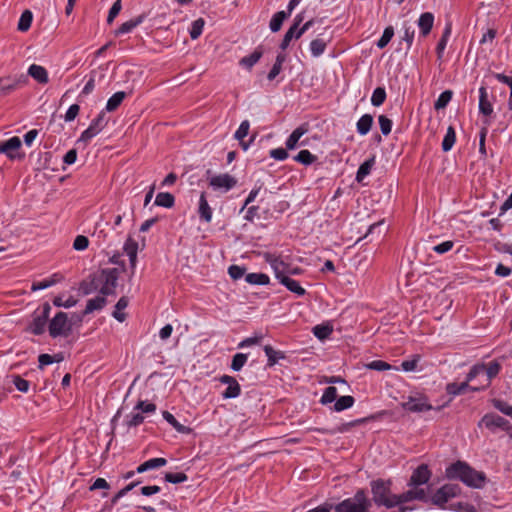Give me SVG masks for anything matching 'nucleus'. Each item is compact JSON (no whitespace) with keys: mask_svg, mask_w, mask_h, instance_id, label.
I'll return each mask as SVG.
<instances>
[{"mask_svg":"<svg viewBox=\"0 0 512 512\" xmlns=\"http://www.w3.org/2000/svg\"><path fill=\"white\" fill-rule=\"evenodd\" d=\"M205 21L202 18H198L192 22L191 29L189 31L191 39H197L203 31Z\"/></svg>","mask_w":512,"mask_h":512,"instance_id":"603ef678","label":"nucleus"},{"mask_svg":"<svg viewBox=\"0 0 512 512\" xmlns=\"http://www.w3.org/2000/svg\"><path fill=\"white\" fill-rule=\"evenodd\" d=\"M279 282L282 285H284L289 291L297 294L298 296H303L306 293L305 289L301 287L299 282L290 278L289 276H283L282 278H280Z\"/></svg>","mask_w":512,"mask_h":512,"instance_id":"bb28decb","label":"nucleus"},{"mask_svg":"<svg viewBox=\"0 0 512 512\" xmlns=\"http://www.w3.org/2000/svg\"><path fill=\"white\" fill-rule=\"evenodd\" d=\"M250 123L248 120H244L241 122L237 131L235 132V138L239 141H242L249 133Z\"/></svg>","mask_w":512,"mask_h":512,"instance_id":"bf43d9fd","label":"nucleus"},{"mask_svg":"<svg viewBox=\"0 0 512 512\" xmlns=\"http://www.w3.org/2000/svg\"><path fill=\"white\" fill-rule=\"evenodd\" d=\"M309 131L308 123H303L299 127H297L287 138L286 140V148L288 150H293L297 147L299 139Z\"/></svg>","mask_w":512,"mask_h":512,"instance_id":"f3484780","label":"nucleus"},{"mask_svg":"<svg viewBox=\"0 0 512 512\" xmlns=\"http://www.w3.org/2000/svg\"><path fill=\"white\" fill-rule=\"evenodd\" d=\"M188 477L185 473L179 472V473H166L165 474V481L172 483V484H178L187 481Z\"/></svg>","mask_w":512,"mask_h":512,"instance_id":"13d9d810","label":"nucleus"},{"mask_svg":"<svg viewBox=\"0 0 512 512\" xmlns=\"http://www.w3.org/2000/svg\"><path fill=\"white\" fill-rule=\"evenodd\" d=\"M198 213L201 220L205 221L206 223L211 222L212 209L208 204L205 192H202L200 195Z\"/></svg>","mask_w":512,"mask_h":512,"instance_id":"4be33fe9","label":"nucleus"},{"mask_svg":"<svg viewBox=\"0 0 512 512\" xmlns=\"http://www.w3.org/2000/svg\"><path fill=\"white\" fill-rule=\"evenodd\" d=\"M108 124V118L106 117V112L102 110L98 116L91 122L89 127L84 130L78 139V142L87 143L93 137L98 135Z\"/></svg>","mask_w":512,"mask_h":512,"instance_id":"6e6552de","label":"nucleus"},{"mask_svg":"<svg viewBox=\"0 0 512 512\" xmlns=\"http://www.w3.org/2000/svg\"><path fill=\"white\" fill-rule=\"evenodd\" d=\"M450 509L459 511V512H476V509L473 505H471L469 503H463V502H458L457 504H452L450 506Z\"/></svg>","mask_w":512,"mask_h":512,"instance_id":"774afa93","label":"nucleus"},{"mask_svg":"<svg viewBox=\"0 0 512 512\" xmlns=\"http://www.w3.org/2000/svg\"><path fill=\"white\" fill-rule=\"evenodd\" d=\"M124 251L129 257L132 270H134L137 262L138 243L129 237L124 244Z\"/></svg>","mask_w":512,"mask_h":512,"instance_id":"5701e85b","label":"nucleus"},{"mask_svg":"<svg viewBox=\"0 0 512 512\" xmlns=\"http://www.w3.org/2000/svg\"><path fill=\"white\" fill-rule=\"evenodd\" d=\"M121 8H122L121 0H116L113 3V5L110 8L109 13H108L107 22L109 24H111L113 22V20L116 18V16L121 11Z\"/></svg>","mask_w":512,"mask_h":512,"instance_id":"0e129e2a","label":"nucleus"},{"mask_svg":"<svg viewBox=\"0 0 512 512\" xmlns=\"http://www.w3.org/2000/svg\"><path fill=\"white\" fill-rule=\"evenodd\" d=\"M263 55L261 47L256 48L250 55L240 59L239 65L251 70V68L260 60Z\"/></svg>","mask_w":512,"mask_h":512,"instance_id":"393cba45","label":"nucleus"},{"mask_svg":"<svg viewBox=\"0 0 512 512\" xmlns=\"http://www.w3.org/2000/svg\"><path fill=\"white\" fill-rule=\"evenodd\" d=\"M237 184L236 178L228 173L215 175L210 178L209 185L214 190H224L225 192L231 190Z\"/></svg>","mask_w":512,"mask_h":512,"instance_id":"f8f14e48","label":"nucleus"},{"mask_svg":"<svg viewBox=\"0 0 512 512\" xmlns=\"http://www.w3.org/2000/svg\"><path fill=\"white\" fill-rule=\"evenodd\" d=\"M366 367L370 370H375V371H386V370L393 369L392 365H390L389 363L382 361V360H374V361L366 364ZM394 369L398 370L397 367H394Z\"/></svg>","mask_w":512,"mask_h":512,"instance_id":"5fc2aeb1","label":"nucleus"},{"mask_svg":"<svg viewBox=\"0 0 512 512\" xmlns=\"http://www.w3.org/2000/svg\"><path fill=\"white\" fill-rule=\"evenodd\" d=\"M433 23H434V15L432 13L425 12L420 15L419 20H418V26H419L421 34L423 36H427L430 33V31L433 27Z\"/></svg>","mask_w":512,"mask_h":512,"instance_id":"b1692460","label":"nucleus"},{"mask_svg":"<svg viewBox=\"0 0 512 512\" xmlns=\"http://www.w3.org/2000/svg\"><path fill=\"white\" fill-rule=\"evenodd\" d=\"M289 16V13H286L285 11H279L275 13L269 24L271 31L278 32L281 29L283 21Z\"/></svg>","mask_w":512,"mask_h":512,"instance_id":"58836bf2","label":"nucleus"},{"mask_svg":"<svg viewBox=\"0 0 512 512\" xmlns=\"http://www.w3.org/2000/svg\"><path fill=\"white\" fill-rule=\"evenodd\" d=\"M470 381L466 379L463 383H449L446 386V391L449 395L457 396L465 393L467 389H470L471 391H480L481 388L479 386H469Z\"/></svg>","mask_w":512,"mask_h":512,"instance_id":"a211bd4d","label":"nucleus"},{"mask_svg":"<svg viewBox=\"0 0 512 512\" xmlns=\"http://www.w3.org/2000/svg\"><path fill=\"white\" fill-rule=\"evenodd\" d=\"M287 150H288L287 148L286 149H284V148L272 149V150H270L269 155L271 158H273L275 160L283 161V160L287 159L289 156Z\"/></svg>","mask_w":512,"mask_h":512,"instance_id":"338daca9","label":"nucleus"},{"mask_svg":"<svg viewBox=\"0 0 512 512\" xmlns=\"http://www.w3.org/2000/svg\"><path fill=\"white\" fill-rule=\"evenodd\" d=\"M163 418L179 433L188 434L191 432V428L179 423L176 418L168 411H163Z\"/></svg>","mask_w":512,"mask_h":512,"instance_id":"473e14b6","label":"nucleus"},{"mask_svg":"<svg viewBox=\"0 0 512 512\" xmlns=\"http://www.w3.org/2000/svg\"><path fill=\"white\" fill-rule=\"evenodd\" d=\"M327 47V41L323 38H316L310 43V50L314 57L322 55Z\"/></svg>","mask_w":512,"mask_h":512,"instance_id":"ea45409f","label":"nucleus"},{"mask_svg":"<svg viewBox=\"0 0 512 512\" xmlns=\"http://www.w3.org/2000/svg\"><path fill=\"white\" fill-rule=\"evenodd\" d=\"M445 476L449 480H459L468 487L481 489L485 486L486 475L477 471L464 461H456L445 470Z\"/></svg>","mask_w":512,"mask_h":512,"instance_id":"f03ea898","label":"nucleus"},{"mask_svg":"<svg viewBox=\"0 0 512 512\" xmlns=\"http://www.w3.org/2000/svg\"><path fill=\"white\" fill-rule=\"evenodd\" d=\"M119 278L117 268H105L91 274L80 284V290L84 295L99 291L102 295H114Z\"/></svg>","mask_w":512,"mask_h":512,"instance_id":"f257e3e1","label":"nucleus"},{"mask_svg":"<svg viewBox=\"0 0 512 512\" xmlns=\"http://www.w3.org/2000/svg\"><path fill=\"white\" fill-rule=\"evenodd\" d=\"M248 359V356L244 353H237L233 356L232 362H231V369L233 371H240L243 366L246 364Z\"/></svg>","mask_w":512,"mask_h":512,"instance_id":"8fccbe9b","label":"nucleus"},{"mask_svg":"<svg viewBox=\"0 0 512 512\" xmlns=\"http://www.w3.org/2000/svg\"><path fill=\"white\" fill-rule=\"evenodd\" d=\"M479 111L485 116H490L493 112V107L488 100V93L485 87L479 89Z\"/></svg>","mask_w":512,"mask_h":512,"instance_id":"412c9836","label":"nucleus"},{"mask_svg":"<svg viewBox=\"0 0 512 512\" xmlns=\"http://www.w3.org/2000/svg\"><path fill=\"white\" fill-rule=\"evenodd\" d=\"M47 319L39 314V311L33 313V320L29 326V331L34 335H41L45 331Z\"/></svg>","mask_w":512,"mask_h":512,"instance_id":"6ab92c4d","label":"nucleus"},{"mask_svg":"<svg viewBox=\"0 0 512 512\" xmlns=\"http://www.w3.org/2000/svg\"><path fill=\"white\" fill-rule=\"evenodd\" d=\"M246 269L238 265H231L228 268V274L233 280H238L245 275Z\"/></svg>","mask_w":512,"mask_h":512,"instance_id":"680f3d73","label":"nucleus"},{"mask_svg":"<svg viewBox=\"0 0 512 512\" xmlns=\"http://www.w3.org/2000/svg\"><path fill=\"white\" fill-rule=\"evenodd\" d=\"M264 352L268 358V366H273L277 363L278 359L284 358V355L280 351H275L270 345L264 347Z\"/></svg>","mask_w":512,"mask_h":512,"instance_id":"de8ad7c7","label":"nucleus"},{"mask_svg":"<svg viewBox=\"0 0 512 512\" xmlns=\"http://www.w3.org/2000/svg\"><path fill=\"white\" fill-rule=\"evenodd\" d=\"M175 203L174 196L169 192H160L155 198V205L171 208Z\"/></svg>","mask_w":512,"mask_h":512,"instance_id":"e433bc0d","label":"nucleus"},{"mask_svg":"<svg viewBox=\"0 0 512 512\" xmlns=\"http://www.w3.org/2000/svg\"><path fill=\"white\" fill-rule=\"evenodd\" d=\"M144 17L142 15L131 19L129 21L124 22L121 26L116 30L115 34H125L131 32L135 27L143 22Z\"/></svg>","mask_w":512,"mask_h":512,"instance_id":"72a5a7b5","label":"nucleus"},{"mask_svg":"<svg viewBox=\"0 0 512 512\" xmlns=\"http://www.w3.org/2000/svg\"><path fill=\"white\" fill-rule=\"evenodd\" d=\"M294 160L303 165H311L317 160V157L313 155L309 150H301L296 156H294Z\"/></svg>","mask_w":512,"mask_h":512,"instance_id":"37998d69","label":"nucleus"},{"mask_svg":"<svg viewBox=\"0 0 512 512\" xmlns=\"http://www.w3.org/2000/svg\"><path fill=\"white\" fill-rule=\"evenodd\" d=\"M245 281L253 285H267L269 284V276L264 273H249L245 275Z\"/></svg>","mask_w":512,"mask_h":512,"instance_id":"4c0bfd02","label":"nucleus"},{"mask_svg":"<svg viewBox=\"0 0 512 512\" xmlns=\"http://www.w3.org/2000/svg\"><path fill=\"white\" fill-rule=\"evenodd\" d=\"M72 330L65 312H58L49 323V334L51 337L68 336Z\"/></svg>","mask_w":512,"mask_h":512,"instance_id":"423d86ee","label":"nucleus"},{"mask_svg":"<svg viewBox=\"0 0 512 512\" xmlns=\"http://www.w3.org/2000/svg\"><path fill=\"white\" fill-rule=\"evenodd\" d=\"M401 406L404 410L413 413H420L433 409V406L428 403L427 398L424 396H409L407 401L403 402Z\"/></svg>","mask_w":512,"mask_h":512,"instance_id":"9b49d317","label":"nucleus"},{"mask_svg":"<svg viewBox=\"0 0 512 512\" xmlns=\"http://www.w3.org/2000/svg\"><path fill=\"white\" fill-rule=\"evenodd\" d=\"M460 487L457 484H445L440 487L431 497V502L441 509H445V504L460 493Z\"/></svg>","mask_w":512,"mask_h":512,"instance_id":"0eeeda50","label":"nucleus"},{"mask_svg":"<svg viewBox=\"0 0 512 512\" xmlns=\"http://www.w3.org/2000/svg\"><path fill=\"white\" fill-rule=\"evenodd\" d=\"M7 381L12 383L20 392L27 393L29 391L30 382L22 378L20 375H9L7 376Z\"/></svg>","mask_w":512,"mask_h":512,"instance_id":"2f4dec72","label":"nucleus"},{"mask_svg":"<svg viewBox=\"0 0 512 512\" xmlns=\"http://www.w3.org/2000/svg\"><path fill=\"white\" fill-rule=\"evenodd\" d=\"M106 296L107 295L101 294L96 296L95 298L89 299L83 312L84 315L92 313L95 310H101L107 303Z\"/></svg>","mask_w":512,"mask_h":512,"instance_id":"a878e982","label":"nucleus"},{"mask_svg":"<svg viewBox=\"0 0 512 512\" xmlns=\"http://www.w3.org/2000/svg\"><path fill=\"white\" fill-rule=\"evenodd\" d=\"M453 92L451 90H445L442 92L434 103L435 110L444 109L451 101Z\"/></svg>","mask_w":512,"mask_h":512,"instance_id":"a18cd8bd","label":"nucleus"},{"mask_svg":"<svg viewBox=\"0 0 512 512\" xmlns=\"http://www.w3.org/2000/svg\"><path fill=\"white\" fill-rule=\"evenodd\" d=\"M380 130L384 136L390 134L392 129V121L386 115H380L378 117Z\"/></svg>","mask_w":512,"mask_h":512,"instance_id":"6e6d98bb","label":"nucleus"},{"mask_svg":"<svg viewBox=\"0 0 512 512\" xmlns=\"http://www.w3.org/2000/svg\"><path fill=\"white\" fill-rule=\"evenodd\" d=\"M451 23H447L446 24V27L444 29V32L437 44V47H436V52H437V56H438V59H441L442 58V55H443V52L446 48V45H447V42H448V39L451 35Z\"/></svg>","mask_w":512,"mask_h":512,"instance_id":"f704fd0d","label":"nucleus"},{"mask_svg":"<svg viewBox=\"0 0 512 512\" xmlns=\"http://www.w3.org/2000/svg\"><path fill=\"white\" fill-rule=\"evenodd\" d=\"M32 20H33L32 12L30 10H25L20 16V19L18 22V30L21 32H25V31L29 30V28L31 27V24H32Z\"/></svg>","mask_w":512,"mask_h":512,"instance_id":"c03bdc74","label":"nucleus"},{"mask_svg":"<svg viewBox=\"0 0 512 512\" xmlns=\"http://www.w3.org/2000/svg\"><path fill=\"white\" fill-rule=\"evenodd\" d=\"M456 141V133L452 126H449L442 141V149L444 152H448L452 149Z\"/></svg>","mask_w":512,"mask_h":512,"instance_id":"79ce46f5","label":"nucleus"},{"mask_svg":"<svg viewBox=\"0 0 512 512\" xmlns=\"http://www.w3.org/2000/svg\"><path fill=\"white\" fill-rule=\"evenodd\" d=\"M126 97V93L124 91H119L114 93L107 101L105 112L115 111L123 102Z\"/></svg>","mask_w":512,"mask_h":512,"instance_id":"c756f323","label":"nucleus"},{"mask_svg":"<svg viewBox=\"0 0 512 512\" xmlns=\"http://www.w3.org/2000/svg\"><path fill=\"white\" fill-rule=\"evenodd\" d=\"M20 147V138L14 136L8 139L7 141L0 142V153L5 154L11 160H14L17 158L16 152Z\"/></svg>","mask_w":512,"mask_h":512,"instance_id":"2eb2a0df","label":"nucleus"},{"mask_svg":"<svg viewBox=\"0 0 512 512\" xmlns=\"http://www.w3.org/2000/svg\"><path fill=\"white\" fill-rule=\"evenodd\" d=\"M337 399V389L333 386H329L324 390V393L320 399V403L323 405L332 403Z\"/></svg>","mask_w":512,"mask_h":512,"instance_id":"3c124183","label":"nucleus"},{"mask_svg":"<svg viewBox=\"0 0 512 512\" xmlns=\"http://www.w3.org/2000/svg\"><path fill=\"white\" fill-rule=\"evenodd\" d=\"M404 495H406L407 499L411 502L414 500L422 501V502H428L429 498L428 495L423 488H414L411 487V489L403 492Z\"/></svg>","mask_w":512,"mask_h":512,"instance_id":"7c9ffc66","label":"nucleus"},{"mask_svg":"<svg viewBox=\"0 0 512 512\" xmlns=\"http://www.w3.org/2000/svg\"><path fill=\"white\" fill-rule=\"evenodd\" d=\"M26 82V77L21 76L20 79H12L11 77L0 78V96H6L14 91L20 84Z\"/></svg>","mask_w":512,"mask_h":512,"instance_id":"dca6fc26","label":"nucleus"},{"mask_svg":"<svg viewBox=\"0 0 512 512\" xmlns=\"http://www.w3.org/2000/svg\"><path fill=\"white\" fill-rule=\"evenodd\" d=\"M77 301L73 297H69L67 300H63L62 297H55L53 300V304L57 307H65L70 308L75 306Z\"/></svg>","mask_w":512,"mask_h":512,"instance_id":"69168bd1","label":"nucleus"},{"mask_svg":"<svg viewBox=\"0 0 512 512\" xmlns=\"http://www.w3.org/2000/svg\"><path fill=\"white\" fill-rule=\"evenodd\" d=\"M500 368L501 366L497 361L490 362L487 367L484 364L474 365L467 374V380L472 381L477 376L485 374L486 378L484 382L481 383V385L479 386L481 390L485 389L490 385L491 379L494 378L499 373Z\"/></svg>","mask_w":512,"mask_h":512,"instance_id":"20e7f679","label":"nucleus"},{"mask_svg":"<svg viewBox=\"0 0 512 512\" xmlns=\"http://www.w3.org/2000/svg\"><path fill=\"white\" fill-rule=\"evenodd\" d=\"M392 481L390 479H376L370 482L372 500L377 506L387 504L385 501L391 491Z\"/></svg>","mask_w":512,"mask_h":512,"instance_id":"39448f33","label":"nucleus"},{"mask_svg":"<svg viewBox=\"0 0 512 512\" xmlns=\"http://www.w3.org/2000/svg\"><path fill=\"white\" fill-rule=\"evenodd\" d=\"M28 75L40 84H46L49 81L47 70L40 65L32 64L28 68Z\"/></svg>","mask_w":512,"mask_h":512,"instance_id":"aec40b11","label":"nucleus"},{"mask_svg":"<svg viewBox=\"0 0 512 512\" xmlns=\"http://www.w3.org/2000/svg\"><path fill=\"white\" fill-rule=\"evenodd\" d=\"M420 361V355L416 354L410 360H405L401 363V368L405 372L415 371Z\"/></svg>","mask_w":512,"mask_h":512,"instance_id":"4d7b16f0","label":"nucleus"},{"mask_svg":"<svg viewBox=\"0 0 512 512\" xmlns=\"http://www.w3.org/2000/svg\"><path fill=\"white\" fill-rule=\"evenodd\" d=\"M371 507V500L367 497L364 489H358L353 497L339 502L333 509L335 512H368Z\"/></svg>","mask_w":512,"mask_h":512,"instance_id":"7ed1b4c3","label":"nucleus"},{"mask_svg":"<svg viewBox=\"0 0 512 512\" xmlns=\"http://www.w3.org/2000/svg\"><path fill=\"white\" fill-rule=\"evenodd\" d=\"M485 425L488 429L494 431L496 428L507 430L509 421L497 414H486L480 421L479 425Z\"/></svg>","mask_w":512,"mask_h":512,"instance_id":"4468645a","label":"nucleus"},{"mask_svg":"<svg viewBox=\"0 0 512 512\" xmlns=\"http://www.w3.org/2000/svg\"><path fill=\"white\" fill-rule=\"evenodd\" d=\"M374 165L375 156H372L369 159L365 160L358 168V171L356 173V181L358 183H361L364 180V178L370 174Z\"/></svg>","mask_w":512,"mask_h":512,"instance_id":"cd10ccee","label":"nucleus"},{"mask_svg":"<svg viewBox=\"0 0 512 512\" xmlns=\"http://www.w3.org/2000/svg\"><path fill=\"white\" fill-rule=\"evenodd\" d=\"M222 384H226L227 388L222 392L224 399L236 398L241 393V387L235 377L230 375H223L219 378Z\"/></svg>","mask_w":512,"mask_h":512,"instance_id":"ddd939ff","label":"nucleus"},{"mask_svg":"<svg viewBox=\"0 0 512 512\" xmlns=\"http://www.w3.org/2000/svg\"><path fill=\"white\" fill-rule=\"evenodd\" d=\"M373 125V116L370 114H364L356 123L357 132L360 135H366L371 130Z\"/></svg>","mask_w":512,"mask_h":512,"instance_id":"c85d7f7f","label":"nucleus"},{"mask_svg":"<svg viewBox=\"0 0 512 512\" xmlns=\"http://www.w3.org/2000/svg\"><path fill=\"white\" fill-rule=\"evenodd\" d=\"M134 409L140 410L142 413H154L156 411V405L154 403L140 400L137 402Z\"/></svg>","mask_w":512,"mask_h":512,"instance_id":"052dcab7","label":"nucleus"},{"mask_svg":"<svg viewBox=\"0 0 512 512\" xmlns=\"http://www.w3.org/2000/svg\"><path fill=\"white\" fill-rule=\"evenodd\" d=\"M332 332L333 328L329 324H321L313 327V334L320 340L327 339Z\"/></svg>","mask_w":512,"mask_h":512,"instance_id":"49530a36","label":"nucleus"},{"mask_svg":"<svg viewBox=\"0 0 512 512\" xmlns=\"http://www.w3.org/2000/svg\"><path fill=\"white\" fill-rule=\"evenodd\" d=\"M129 300L126 296H122L115 305V310L113 312V317L119 321L123 322L126 319V314L122 312L128 306Z\"/></svg>","mask_w":512,"mask_h":512,"instance_id":"c9c22d12","label":"nucleus"},{"mask_svg":"<svg viewBox=\"0 0 512 512\" xmlns=\"http://www.w3.org/2000/svg\"><path fill=\"white\" fill-rule=\"evenodd\" d=\"M394 35V29L392 26H388L384 29V32L381 36V38L377 42V47L380 49L385 48L388 43L391 41L392 37Z\"/></svg>","mask_w":512,"mask_h":512,"instance_id":"864d4df0","label":"nucleus"},{"mask_svg":"<svg viewBox=\"0 0 512 512\" xmlns=\"http://www.w3.org/2000/svg\"><path fill=\"white\" fill-rule=\"evenodd\" d=\"M386 100V91L383 87H377L372 94L371 104L375 107L381 106Z\"/></svg>","mask_w":512,"mask_h":512,"instance_id":"09e8293b","label":"nucleus"},{"mask_svg":"<svg viewBox=\"0 0 512 512\" xmlns=\"http://www.w3.org/2000/svg\"><path fill=\"white\" fill-rule=\"evenodd\" d=\"M432 476V472L427 464H421L413 470L411 477L407 483L409 487L419 488V486L428 483Z\"/></svg>","mask_w":512,"mask_h":512,"instance_id":"9d476101","label":"nucleus"},{"mask_svg":"<svg viewBox=\"0 0 512 512\" xmlns=\"http://www.w3.org/2000/svg\"><path fill=\"white\" fill-rule=\"evenodd\" d=\"M355 399L350 395L341 396L336 399L334 404V410L337 412L351 408L354 405Z\"/></svg>","mask_w":512,"mask_h":512,"instance_id":"a19ab883","label":"nucleus"},{"mask_svg":"<svg viewBox=\"0 0 512 512\" xmlns=\"http://www.w3.org/2000/svg\"><path fill=\"white\" fill-rule=\"evenodd\" d=\"M88 245L89 239L84 235H78L73 242V248L77 251L85 250Z\"/></svg>","mask_w":512,"mask_h":512,"instance_id":"e2e57ef3","label":"nucleus"},{"mask_svg":"<svg viewBox=\"0 0 512 512\" xmlns=\"http://www.w3.org/2000/svg\"><path fill=\"white\" fill-rule=\"evenodd\" d=\"M264 260L270 264L271 268L274 270L276 278L280 281V278L283 276H289L291 272V267L289 264L284 262L279 256L266 252L263 254Z\"/></svg>","mask_w":512,"mask_h":512,"instance_id":"1a4fd4ad","label":"nucleus"}]
</instances>
